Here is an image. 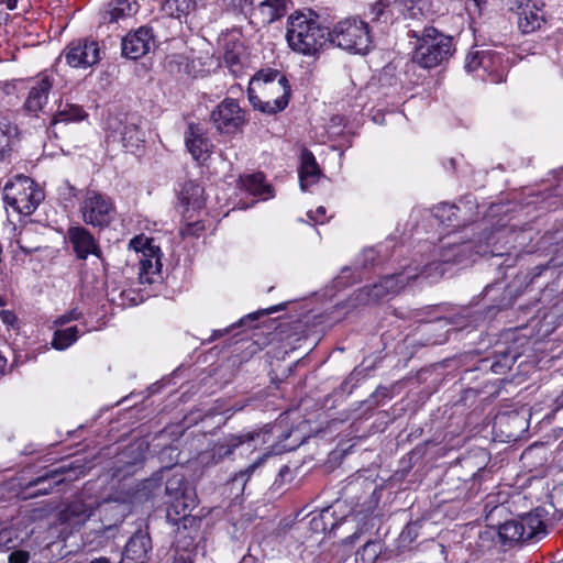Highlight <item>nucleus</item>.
<instances>
[{
  "mask_svg": "<svg viewBox=\"0 0 563 563\" xmlns=\"http://www.w3.org/2000/svg\"><path fill=\"white\" fill-rule=\"evenodd\" d=\"M523 231H517L512 227L499 224L489 230L483 229L477 240L457 241L456 239L442 242L437 251V260L428 263L433 265L429 268L432 274L430 278H439L443 275L442 264H468L476 261L477 257L490 255L492 257H508L500 264L510 267L514 260L510 258L511 250H516L518 245L523 247Z\"/></svg>",
  "mask_w": 563,
  "mask_h": 563,
  "instance_id": "nucleus-1",
  "label": "nucleus"
},
{
  "mask_svg": "<svg viewBox=\"0 0 563 563\" xmlns=\"http://www.w3.org/2000/svg\"><path fill=\"white\" fill-rule=\"evenodd\" d=\"M329 29L317 19L308 18L302 12H295L288 18L286 40L289 47L302 55H316L329 44Z\"/></svg>",
  "mask_w": 563,
  "mask_h": 563,
  "instance_id": "nucleus-2",
  "label": "nucleus"
},
{
  "mask_svg": "<svg viewBox=\"0 0 563 563\" xmlns=\"http://www.w3.org/2000/svg\"><path fill=\"white\" fill-rule=\"evenodd\" d=\"M544 510L537 508L518 518L500 522L497 520L495 527L499 541L504 547L512 548L517 544L534 542L547 534V527L543 520Z\"/></svg>",
  "mask_w": 563,
  "mask_h": 563,
  "instance_id": "nucleus-3",
  "label": "nucleus"
},
{
  "mask_svg": "<svg viewBox=\"0 0 563 563\" xmlns=\"http://www.w3.org/2000/svg\"><path fill=\"white\" fill-rule=\"evenodd\" d=\"M409 36L417 38L418 42L412 60L423 68L440 66L453 55L452 37L433 26H426L421 32L410 31Z\"/></svg>",
  "mask_w": 563,
  "mask_h": 563,
  "instance_id": "nucleus-4",
  "label": "nucleus"
},
{
  "mask_svg": "<svg viewBox=\"0 0 563 563\" xmlns=\"http://www.w3.org/2000/svg\"><path fill=\"white\" fill-rule=\"evenodd\" d=\"M85 474V464H82L80 460H75L69 464L44 470L41 474L26 482L22 486V490L31 498L48 495L66 479L75 481Z\"/></svg>",
  "mask_w": 563,
  "mask_h": 563,
  "instance_id": "nucleus-5",
  "label": "nucleus"
},
{
  "mask_svg": "<svg viewBox=\"0 0 563 563\" xmlns=\"http://www.w3.org/2000/svg\"><path fill=\"white\" fill-rule=\"evenodd\" d=\"M329 44L355 54H366L372 45L368 24L355 18L340 21L329 31Z\"/></svg>",
  "mask_w": 563,
  "mask_h": 563,
  "instance_id": "nucleus-6",
  "label": "nucleus"
},
{
  "mask_svg": "<svg viewBox=\"0 0 563 563\" xmlns=\"http://www.w3.org/2000/svg\"><path fill=\"white\" fill-rule=\"evenodd\" d=\"M258 91L264 98L277 101V110H284L289 102L291 89L287 77L277 69H261L251 79L247 92Z\"/></svg>",
  "mask_w": 563,
  "mask_h": 563,
  "instance_id": "nucleus-7",
  "label": "nucleus"
},
{
  "mask_svg": "<svg viewBox=\"0 0 563 563\" xmlns=\"http://www.w3.org/2000/svg\"><path fill=\"white\" fill-rule=\"evenodd\" d=\"M197 505V496L195 489H188L183 493V497L168 501L166 519L176 526V536H199L201 519L189 512Z\"/></svg>",
  "mask_w": 563,
  "mask_h": 563,
  "instance_id": "nucleus-8",
  "label": "nucleus"
},
{
  "mask_svg": "<svg viewBox=\"0 0 563 563\" xmlns=\"http://www.w3.org/2000/svg\"><path fill=\"white\" fill-rule=\"evenodd\" d=\"M43 199V192L34 187V183L25 176H18L3 187V200L13 210L31 214Z\"/></svg>",
  "mask_w": 563,
  "mask_h": 563,
  "instance_id": "nucleus-9",
  "label": "nucleus"
},
{
  "mask_svg": "<svg viewBox=\"0 0 563 563\" xmlns=\"http://www.w3.org/2000/svg\"><path fill=\"white\" fill-rule=\"evenodd\" d=\"M79 210L84 222L93 228H107L115 217V207L112 199L93 189L86 191Z\"/></svg>",
  "mask_w": 563,
  "mask_h": 563,
  "instance_id": "nucleus-10",
  "label": "nucleus"
},
{
  "mask_svg": "<svg viewBox=\"0 0 563 563\" xmlns=\"http://www.w3.org/2000/svg\"><path fill=\"white\" fill-rule=\"evenodd\" d=\"M142 123V117L136 113H128L110 121L109 128L113 137L119 136L125 151L134 154L145 142Z\"/></svg>",
  "mask_w": 563,
  "mask_h": 563,
  "instance_id": "nucleus-11",
  "label": "nucleus"
},
{
  "mask_svg": "<svg viewBox=\"0 0 563 563\" xmlns=\"http://www.w3.org/2000/svg\"><path fill=\"white\" fill-rule=\"evenodd\" d=\"M543 0H508V9L517 14V25L522 34H530L545 23Z\"/></svg>",
  "mask_w": 563,
  "mask_h": 563,
  "instance_id": "nucleus-12",
  "label": "nucleus"
},
{
  "mask_svg": "<svg viewBox=\"0 0 563 563\" xmlns=\"http://www.w3.org/2000/svg\"><path fill=\"white\" fill-rule=\"evenodd\" d=\"M210 122L221 134H236L245 123L244 111L236 100L227 98L211 111Z\"/></svg>",
  "mask_w": 563,
  "mask_h": 563,
  "instance_id": "nucleus-13",
  "label": "nucleus"
},
{
  "mask_svg": "<svg viewBox=\"0 0 563 563\" xmlns=\"http://www.w3.org/2000/svg\"><path fill=\"white\" fill-rule=\"evenodd\" d=\"M66 63L71 67L87 68L99 63L100 47L97 41L77 38L71 41L63 51Z\"/></svg>",
  "mask_w": 563,
  "mask_h": 563,
  "instance_id": "nucleus-14",
  "label": "nucleus"
},
{
  "mask_svg": "<svg viewBox=\"0 0 563 563\" xmlns=\"http://www.w3.org/2000/svg\"><path fill=\"white\" fill-rule=\"evenodd\" d=\"M520 355L521 352L519 351L518 345L512 343L494 351L492 356L482 358L478 362L477 369L482 372H492L495 375H505Z\"/></svg>",
  "mask_w": 563,
  "mask_h": 563,
  "instance_id": "nucleus-15",
  "label": "nucleus"
},
{
  "mask_svg": "<svg viewBox=\"0 0 563 563\" xmlns=\"http://www.w3.org/2000/svg\"><path fill=\"white\" fill-rule=\"evenodd\" d=\"M154 44L152 29L141 26L136 31L129 32L121 42L122 56L130 59H139L146 55Z\"/></svg>",
  "mask_w": 563,
  "mask_h": 563,
  "instance_id": "nucleus-16",
  "label": "nucleus"
},
{
  "mask_svg": "<svg viewBox=\"0 0 563 563\" xmlns=\"http://www.w3.org/2000/svg\"><path fill=\"white\" fill-rule=\"evenodd\" d=\"M152 539L147 530H136L128 540L120 563H145L152 551Z\"/></svg>",
  "mask_w": 563,
  "mask_h": 563,
  "instance_id": "nucleus-17",
  "label": "nucleus"
},
{
  "mask_svg": "<svg viewBox=\"0 0 563 563\" xmlns=\"http://www.w3.org/2000/svg\"><path fill=\"white\" fill-rule=\"evenodd\" d=\"M433 265L407 266L401 272L384 276L380 282L385 287L386 292L389 295H397L406 284L417 279H429L432 274L429 268Z\"/></svg>",
  "mask_w": 563,
  "mask_h": 563,
  "instance_id": "nucleus-18",
  "label": "nucleus"
},
{
  "mask_svg": "<svg viewBox=\"0 0 563 563\" xmlns=\"http://www.w3.org/2000/svg\"><path fill=\"white\" fill-rule=\"evenodd\" d=\"M93 508L81 499L64 505L57 514V522L70 530L79 529L91 516Z\"/></svg>",
  "mask_w": 563,
  "mask_h": 563,
  "instance_id": "nucleus-19",
  "label": "nucleus"
},
{
  "mask_svg": "<svg viewBox=\"0 0 563 563\" xmlns=\"http://www.w3.org/2000/svg\"><path fill=\"white\" fill-rule=\"evenodd\" d=\"M68 240L79 260L95 255L102 260V253L95 236L84 227H70L67 230Z\"/></svg>",
  "mask_w": 563,
  "mask_h": 563,
  "instance_id": "nucleus-20",
  "label": "nucleus"
},
{
  "mask_svg": "<svg viewBox=\"0 0 563 563\" xmlns=\"http://www.w3.org/2000/svg\"><path fill=\"white\" fill-rule=\"evenodd\" d=\"M120 534V526L117 523H95L84 533V544L90 550L113 548L114 541Z\"/></svg>",
  "mask_w": 563,
  "mask_h": 563,
  "instance_id": "nucleus-21",
  "label": "nucleus"
},
{
  "mask_svg": "<svg viewBox=\"0 0 563 563\" xmlns=\"http://www.w3.org/2000/svg\"><path fill=\"white\" fill-rule=\"evenodd\" d=\"M251 4L255 5L251 13L255 24H271L285 13V0H251Z\"/></svg>",
  "mask_w": 563,
  "mask_h": 563,
  "instance_id": "nucleus-22",
  "label": "nucleus"
},
{
  "mask_svg": "<svg viewBox=\"0 0 563 563\" xmlns=\"http://www.w3.org/2000/svg\"><path fill=\"white\" fill-rule=\"evenodd\" d=\"M186 146L195 159L206 158L210 151V141L203 129L196 123H189L185 133Z\"/></svg>",
  "mask_w": 563,
  "mask_h": 563,
  "instance_id": "nucleus-23",
  "label": "nucleus"
},
{
  "mask_svg": "<svg viewBox=\"0 0 563 563\" xmlns=\"http://www.w3.org/2000/svg\"><path fill=\"white\" fill-rule=\"evenodd\" d=\"M158 253L159 249L157 246L147 245V247H144L139 268V278L142 284H152L154 283V276L159 275L162 263Z\"/></svg>",
  "mask_w": 563,
  "mask_h": 563,
  "instance_id": "nucleus-24",
  "label": "nucleus"
},
{
  "mask_svg": "<svg viewBox=\"0 0 563 563\" xmlns=\"http://www.w3.org/2000/svg\"><path fill=\"white\" fill-rule=\"evenodd\" d=\"M202 195L203 188L195 181L189 180L181 186L178 200L187 219L191 218V216H188L190 211H197L203 207L205 200Z\"/></svg>",
  "mask_w": 563,
  "mask_h": 563,
  "instance_id": "nucleus-25",
  "label": "nucleus"
},
{
  "mask_svg": "<svg viewBox=\"0 0 563 563\" xmlns=\"http://www.w3.org/2000/svg\"><path fill=\"white\" fill-rule=\"evenodd\" d=\"M54 79L49 76H43L37 80L29 91L24 108L31 113H37L46 104L48 95L53 88Z\"/></svg>",
  "mask_w": 563,
  "mask_h": 563,
  "instance_id": "nucleus-26",
  "label": "nucleus"
},
{
  "mask_svg": "<svg viewBox=\"0 0 563 563\" xmlns=\"http://www.w3.org/2000/svg\"><path fill=\"white\" fill-rule=\"evenodd\" d=\"M206 0H165L163 11L170 18L180 22H188L189 16H195Z\"/></svg>",
  "mask_w": 563,
  "mask_h": 563,
  "instance_id": "nucleus-27",
  "label": "nucleus"
},
{
  "mask_svg": "<svg viewBox=\"0 0 563 563\" xmlns=\"http://www.w3.org/2000/svg\"><path fill=\"white\" fill-rule=\"evenodd\" d=\"M199 536H176L172 563H196L198 555L197 538Z\"/></svg>",
  "mask_w": 563,
  "mask_h": 563,
  "instance_id": "nucleus-28",
  "label": "nucleus"
},
{
  "mask_svg": "<svg viewBox=\"0 0 563 563\" xmlns=\"http://www.w3.org/2000/svg\"><path fill=\"white\" fill-rule=\"evenodd\" d=\"M15 242L20 250L25 254H32L42 249L44 239L38 233V225L35 223H26L20 228L15 235Z\"/></svg>",
  "mask_w": 563,
  "mask_h": 563,
  "instance_id": "nucleus-29",
  "label": "nucleus"
},
{
  "mask_svg": "<svg viewBox=\"0 0 563 563\" xmlns=\"http://www.w3.org/2000/svg\"><path fill=\"white\" fill-rule=\"evenodd\" d=\"M260 433L252 431L242 434H230L223 439L222 442H218L212 450L213 459L219 462L225 457H229L233 451L245 442L254 441L258 438Z\"/></svg>",
  "mask_w": 563,
  "mask_h": 563,
  "instance_id": "nucleus-30",
  "label": "nucleus"
},
{
  "mask_svg": "<svg viewBox=\"0 0 563 563\" xmlns=\"http://www.w3.org/2000/svg\"><path fill=\"white\" fill-rule=\"evenodd\" d=\"M135 12L130 0H111L101 11L102 23H117Z\"/></svg>",
  "mask_w": 563,
  "mask_h": 563,
  "instance_id": "nucleus-31",
  "label": "nucleus"
},
{
  "mask_svg": "<svg viewBox=\"0 0 563 563\" xmlns=\"http://www.w3.org/2000/svg\"><path fill=\"white\" fill-rule=\"evenodd\" d=\"M19 130L9 115H0V163L10 157Z\"/></svg>",
  "mask_w": 563,
  "mask_h": 563,
  "instance_id": "nucleus-32",
  "label": "nucleus"
},
{
  "mask_svg": "<svg viewBox=\"0 0 563 563\" xmlns=\"http://www.w3.org/2000/svg\"><path fill=\"white\" fill-rule=\"evenodd\" d=\"M321 170L311 152H303L301 155V165L299 168V181L302 190L317 183Z\"/></svg>",
  "mask_w": 563,
  "mask_h": 563,
  "instance_id": "nucleus-33",
  "label": "nucleus"
},
{
  "mask_svg": "<svg viewBox=\"0 0 563 563\" xmlns=\"http://www.w3.org/2000/svg\"><path fill=\"white\" fill-rule=\"evenodd\" d=\"M453 205L455 206L461 227H466L476 220L478 214V203L473 195L467 194L461 197L457 202Z\"/></svg>",
  "mask_w": 563,
  "mask_h": 563,
  "instance_id": "nucleus-34",
  "label": "nucleus"
},
{
  "mask_svg": "<svg viewBox=\"0 0 563 563\" xmlns=\"http://www.w3.org/2000/svg\"><path fill=\"white\" fill-rule=\"evenodd\" d=\"M87 113L82 107L68 102H59L56 112L52 118V124L59 122H76L87 118Z\"/></svg>",
  "mask_w": 563,
  "mask_h": 563,
  "instance_id": "nucleus-35",
  "label": "nucleus"
},
{
  "mask_svg": "<svg viewBox=\"0 0 563 563\" xmlns=\"http://www.w3.org/2000/svg\"><path fill=\"white\" fill-rule=\"evenodd\" d=\"M188 489L194 488L187 483L183 473L174 472L166 478L165 494L168 497V501L181 498L183 493Z\"/></svg>",
  "mask_w": 563,
  "mask_h": 563,
  "instance_id": "nucleus-36",
  "label": "nucleus"
},
{
  "mask_svg": "<svg viewBox=\"0 0 563 563\" xmlns=\"http://www.w3.org/2000/svg\"><path fill=\"white\" fill-rule=\"evenodd\" d=\"M371 22L377 25L387 26L393 23L394 13L390 9V0H378L369 12Z\"/></svg>",
  "mask_w": 563,
  "mask_h": 563,
  "instance_id": "nucleus-37",
  "label": "nucleus"
},
{
  "mask_svg": "<svg viewBox=\"0 0 563 563\" xmlns=\"http://www.w3.org/2000/svg\"><path fill=\"white\" fill-rule=\"evenodd\" d=\"M433 216L444 225L460 228L457 212L453 203L442 202L432 210Z\"/></svg>",
  "mask_w": 563,
  "mask_h": 563,
  "instance_id": "nucleus-38",
  "label": "nucleus"
},
{
  "mask_svg": "<svg viewBox=\"0 0 563 563\" xmlns=\"http://www.w3.org/2000/svg\"><path fill=\"white\" fill-rule=\"evenodd\" d=\"M339 523L340 522L333 518V511L327 508L311 519L310 527L314 532H332Z\"/></svg>",
  "mask_w": 563,
  "mask_h": 563,
  "instance_id": "nucleus-39",
  "label": "nucleus"
},
{
  "mask_svg": "<svg viewBox=\"0 0 563 563\" xmlns=\"http://www.w3.org/2000/svg\"><path fill=\"white\" fill-rule=\"evenodd\" d=\"M78 338V328L76 325L54 332L52 345L56 350H65L70 346Z\"/></svg>",
  "mask_w": 563,
  "mask_h": 563,
  "instance_id": "nucleus-40",
  "label": "nucleus"
},
{
  "mask_svg": "<svg viewBox=\"0 0 563 563\" xmlns=\"http://www.w3.org/2000/svg\"><path fill=\"white\" fill-rule=\"evenodd\" d=\"M495 496L488 495L484 505L485 520L487 526L495 527V522L506 514L507 508L504 506V501L495 504Z\"/></svg>",
  "mask_w": 563,
  "mask_h": 563,
  "instance_id": "nucleus-41",
  "label": "nucleus"
},
{
  "mask_svg": "<svg viewBox=\"0 0 563 563\" xmlns=\"http://www.w3.org/2000/svg\"><path fill=\"white\" fill-rule=\"evenodd\" d=\"M280 308L282 307H279V306H275V307H272L269 309H266V310H263L260 312L250 313V314L241 318L238 323L232 324L230 328H227L224 330L213 331V334L211 335V340H216L220 336H223L225 333H229L232 329H234L236 327H245L247 323H251V322L257 320L260 316L273 313L275 311H278Z\"/></svg>",
  "mask_w": 563,
  "mask_h": 563,
  "instance_id": "nucleus-42",
  "label": "nucleus"
},
{
  "mask_svg": "<svg viewBox=\"0 0 563 563\" xmlns=\"http://www.w3.org/2000/svg\"><path fill=\"white\" fill-rule=\"evenodd\" d=\"M247 93H249L250 103L252 104V107L254 109H256L265 114H269V115L276 114L282 111V110L276 109L277 101H275L271 98L262 99L256 93H251V92H247Z\"/></svg>",
  "mask_w": 563,
  "mask_h": 563,
  "instance_id": "nucleus-43",
  "label": "nucleus"
},
{
  "mask_svg": "<svg viewBox=\"0 0 563 563\" xmlns=\"http://www.w3.org/2000/svg\"><path fill=\"white\" fill-rule=\"evenodd\" d=\"M387 296L388 294L380 280L372 286L364 287L358 295L360 299L365 300L367 303L377 302Z\"/></svg>",
  "mask_w": 563,
  "mask_h": 563,
  "instance_id": "nucleus-44",
  "label": "nucleus"
},
{
  "mask_svg": "<svg viewBox=\"0 0 563 563\" xmlns=\"http://www.w3.org/2000/svg\"><path fill=\"white\" fill-rule=\"evenodd\" d=\"M380 552L378 542L367 541L361 550L356 552V562L375 563Z\"/></svg>",
  "mask_w": 563,
  "mask_h": 563,
  "instance_id": "nucleus-45",
  "label": "nucleus"
},
{
  "mask_svg": "<svg viewBox=\"0 0 563 563\" xmlns=\"http://www.w3.org/2000/svg\"><path fill=\"white\" fill-rule=\"evenodd\" d=\"M490 60V54L485 51H476L470 53L465 59V69L468 73L475 71L479 67L486 68L488 66L487 62Z\"/></svg>",
  "mask_w": 563,
  "mask_h": 563,
  "instance_id": "nucleus-46",
  "label": "nucleus"
},
{
  "mask_svg": "<svg viewBox=\"0 0 563 563\" xmlns=\"http://www.w3.org/2000/svg\"><path fill=\"white\" fill-rule=\"evenodd\" d=\"M419 522L408 523L399 534L398 541L401 548L410 549L419 536Z\"/></svg>",
  "mask_w": 563,
  "mask_h": 563,
  "instance_id": "nucleus-47",
  "label": "nucleus"
},
{
  "mask_svg": "<svg viewBox=\"0 0 563 563\" xmlns=\"http://www.w3.org/2000/svg\"><path fill=\"white\" fill-rule=\"evenodd\" d=\"M266 457L262 456L251 465H249L245 470L241 471L239 474H235L232 478L233 484L241 483L242 490L244 492L246 483L251 475L265 462Z\"/></svg>",
  "mask_w": 563,
  "mask_h": 563,
  "instance_id": "nucleus-48",
  "label": "nucleus"
},
{
  "mask_svg": "<svg viewBox=\"0 0 563 563\" xmlns=\"http://www.w3.org/2000/svg\"><path fill=\"white\" fill-rule=\"evenodd\" d=\"M170 472L169 467H162L159 471L155 472L150 478L144 482V489L148 490L151 495H155V488L161 487L165 473Z\"/></svg>",
  "mask_w": 563,
  "mask_h": 563,
  "instance_id": "nucleus-49",
  "label": "nucleus"
},
{
  "mask_svg": "<svg viewBox=\"0 0 563 563\" xmlns=\"http://www.w3.org/2000/svg\"><path fill=\"white\" fill-rule=\"evenodd\" d=\"M242 45L240 43H233L232 47H230L229 44L227 45V48H225L224 54H223V58H224L225 64L230 68H233V67L240 65V52H239V48Z\"/></svg>",
  "mask_w": 563,
  "mask_h": 563,
  "instance_id": "nucleus-50",
  "label": "nucleus"
},
{
  "mask_svg": "<svg viewBox=\"0 0 563 563\" xmlns=\"http://www.w3.org/2000/svg\"><path fill=\"white\" fill-rule=\"evenodd\" d=\"M205 224L200 220L187 222L181 229L180 234L184 238H198L205 231Z\"/></svg>",
  "mask_w": 563,
  "mask_h": 563,
  "instance_id": "nucleus-51",
  "label": "nucleus"
},
{
  "mask_svg": "<svg viewBox=\"0 0 563 563\" xmlns=\"http://www.w3.org/2000/svg\"><path fill=\"white\" fill-rule=\"evenodd\" d=\"M497 423L500 426L504 424H518L520 431L525 430V421L516 412L503 415L498 418Z\"/></svg>",
  "mask_w": 563,
  "mask_h": 563,
  "instance_id": "nucleus-52",
  "label": "nucleus"
},
{
  "mask_svg": "<svg viewBox=\"0 0 563 563\" xmlns=\"http://www.w3.org/2000/svg\"><path fill=\"white\" fill-rule=\"evenodd\" d=\"M30 553L25 550H14L8 555L9 563H27Z\"/></svg>",
  "mask_w": 563,
  "mask_h": 563,
  "instance_id": "nucleus-53",
  "label": "nucleus"
},
{
  "mask_svg": "<svg viewBox=\"0 0 563 563\" xmlns=\"http://www.w3.org/2000/svg\"><path fill=\"white\" fill-rule=\"evenodd\" d=\"M377 253L374 249L365 250L362 254V267L367 269L375 265Z\"/></svg>",
  "mask_w": 563,
  "mask_h": 563,
  "instance_id": "nucleus-54",
  "label": "nucleus"
},
{
  "mask_svg": "<svg viewBox=\"0 0 563 563\" xmlns=\"http://www.w3.org/2000/svg\"><path fill=\"white\" fill-rule=\"evenodd\" d=\"M549 268L548 265H538L533 267L526 276L525 279H528V284H532L533 280L541 276L543 272H545Z\"/></svg>",
  "mask_w": 563,
  "mask_h": 563,
  "instance_id": "nucleus-55",
  "label": "nucleus"
},
{
  "mask_svg": "<svg viewBox=\"0 0 563 563\" xmlns=\"http://www.w3.org/2000/svg\"><path fill=\"white\" fill-rule=\"evenodd\" d=\"M262 179H263V176L261 174L249 175L245 179V186L250 190H257L262 183Z\"/></svg>",
  "mask_w": 563,
  "mask_h": 563,
  "instance_id": "nucleus-56",
  "label": "nucleus"
},
{
  "mask_svg": "<svg viewBox=\"0 0 563 563\" xmlns=\"http://www.w3.org/2000/svg\"><path fill=\"white\" fill-rule=\"evenodd\" d=\"M0 319L10 327H14L18 321L15 313L11 310H0Z\"/></svg>",
  "mask_w": 563,
  "mask_h": 563,
  "instance_id": "nucleus-57",
  "label": "nucleus"
},
{
  "mask_svg": "<svg viewBox=\"0 0 563 563\" xmlns=\"http://www.w3.org/2000/svg\"><path fill=\"white\" fill-rule=\"evenodd\" d=\"M80 314L81 313L79 311L74 309L70 312L65 313V314L58 317V319L55 321V323L59 324V325H64V324L68 323L71 320H78Z\"/></svg>",
  "mask_w": 563,
  "mask_h": 563,
  "instance_id": "nucleus-58",
  "label": "nucleus"
},
{
  "mask_svg": "<svg viewBox=\"0 0 563 563\" xmlns=\"http://www.w3.org/2000/svg\"><path fill=\"white\" fill-rule=\"evenodd\" d=\"M147 245H152L151 242L147 239L143 240L141 236H136V238L132 239L130 242V246H132L136 251H142V252H143L144 247H147Z\"/></svg>",
  "mask_w": 563,
  "mask_h": 563,
  "instance_id": "nucleus-59",
  "label": "nucleus"
},
{
  "mask_svg": "<svg viewBox=\"0 0 563 563\" xmlns=\"http://www.w3.org/2000/svg\"><path fill=\"white\" fill-rule=\"evenodd\" d=\"M428 548L430 549V551H432L433 553H439L441 555H444L445 554V548L444 545H442L441 543H438V542H434V541H431L428 545Z\"/></svg>",
  "mask_w": 563,
  "mask_h": 563,
  "instance_id": "nucleus-60",
  "label": "nucleus"
},
{
  "mask_svg": "<svg viewBox=\"0 0 563 563\" xmlns=\"http://www.w3.org/2000/svg\"><path fill=\"white\" fill-rule=\"evenodd\" d=\"M325 214V208L324 207H318L317 210L314 212L312 211H309L307 213L308 218L311 220V221H314L317 222L318 221V217H321V216H324Z\"/></svg>",
  "mask_w": 563,
  "mask_h": 563,
  "instance_id": "nucleus-61",
  "label": "nucleus"
},
{
  "mask_svg": "<svg viewBox=\"0 0 563 563\" xmlns=\"http://www.w3.org/2000/svg\"><path fill=\"white\" fill-rule=\"evenodd\" d=\"M87 563H112L111 560L107 556H99L88 561Z\"/></svg>",
  "mask_w": 563,
  "mask_h": 563,
  "instance_id": "nucleus-62",
  "label": "nucleus"
},
{
  "mask_svg": "<svg viewBox=\"0 0 563 563\" xmlns=\"http://www.w3.org/2000/svg\"><path fill=\"white\" fill-rule=\"evenodd\" d=\"M1 4H5L9 10H13L16 7V0H0Z\"/></svg>",
  "mask_w": 563,
  "mask_h": 563,
  "instance_id": "nucleus-63",
  "label": "nucleus"
},
{
  "mask_svg": "<svg viewBox=\"0 0 563 563\" xmlns=\"http://www.w3.org/2000/svg\"><path fill=\"white\" fill-rule=\"evenodd\" d=\"M289 473H290V468H289V466L284 465V466L279 470V472H278V476H279V477H282V478H284V477H285V475H287V474H289Z\"/></svg>",
  "mask_w": 563,
  "mask_h": 563,
  "instance_id": "nucleus-64",
  "label": "nucleus"
}]
</instances>
